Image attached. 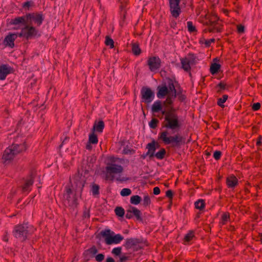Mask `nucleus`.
<instances>
[{"mask_svg":"<svg viewBox=\"0 0 262 262\" xmlns=\"http://www.w3.org/2000/svg\"><path fill=\"white\" fill-rule=\"evenodd\" d=\"M28 23L27 15L21 17H17L11 19V24L13 25L21 24L24 26Z\"/></svg>","mask_w":262,"mask_h":262,"instance_id":"obj_21","label":"nucleus"},{"mask_svg":"<svg viewBox=\"0 0 262 262\" xmlns=\"http://www.w3.org/2000/svg\"><path fill=\"white\" fill-rule=\"evenodd\" d=\"M151 112L153 114L157 113L160 112L162 113V111H164L163 110V106L162 105V102L160 100H157L154 102L151 106Z\"/></svg>","mask_w":262,"mask_h":262,"instance_id":"obj_20","label":"nucleus"},{"mask_svg":"<svg viewBox=\"0 0 262 262\" xmlns=\"http://www.w3.org/2000/svg\"><path fill=\"white\" fill-rule=\"evenodd\" d=\"M142 102L145 103L151 102L155 98L154 92L149 88L144 86L141 90Z\"/></svg>","mask_w":262,"mask_h":262,"instance_id":"obj_11","label":"nucleus"},{"mask_svg":"<svg viewBox=\"0 0 262 262\" xmlns=\"http://www.w3.org/2000/svg\"><path fill=\"white\" fill-rule=\"evenodd\" d=\"M182 68L185 71H189L191 69V66H193L196 63V58L193 54H189L185 58H182L180 59Z\"/></svg>","mask_w":262,"mask_h":262,"instance_id":"obj_10","label":"nucleus"},{"mask_svg":"<svg viewBox=\"0 0 262 262\" xmlns=\"http://www.w3.org/2000/svg\"><path fill=\"white\" fill-rule=\"evenodd\" d=\"M139 243V239L135 238H127L124 244V246L127 248H130L133 246H136Z\"/></svg>","mask_w":262,"mask_h":262,"instance_id":"obj_24","label":"nucleus"},{"mask_svg":"<svg viewBox=\"0 0 262 262\" xmlns=\"http://www.w3.org/2000/svg\"><path fill=\"white\" fill-rule=\"evenodd\" d=\"M121 247L115 248L112 250V253L115 255H119L121 254Z\"/></svg>","mask_w":262,"mask_h":262,"instance_id":"obj_45","label":"nucleus"},{"mask_svg":"<svg viewBox=\"0 0 262 262\" xmlns=\"http://www.w3.org/2000/svg\"><path fill=\"white\" fill-rule=\"evenodd\" d=\"M162 114L165 115L164 126L166 128L177 131L181 127V124L177 114L172 111H162Z\"/></svg>","mask_w":262,"mask_h":262,"instance_id":"obj_2","label":"nucleus"},{"mask_svg":"<svg viewBox=\"0 0 262 262\" xmlns=\"http://www.w3.org/2000/svg\"><path fill=\"white\" fill-rule=\"evenodd\" d=\"M237 31L239 33H242L244 31V27L241 25L237 26Z\"/></svg>","mask_w":262,"mask_h":262,"instance_id":"obj_52","label":"nucleus"},{"mask_svg":"<svg viewBox=\"0 0 262 262\" xmlns=\"http://www.w3.org/2000/svg\"><path fill=\"white\" fill-rule=\"evenodd\" d=\"M17 37V34H10L5 37L4 43L6 46H8L11 48H13L14 46V41L16 39Z\"/></svg>","mask_w":262,"mask_h":262,"instance_id":"obj_19","label":"nucleus"},{"mask_svg":"<svg viewBox=\"0 0 262 262\" xmlns=\"http://www.w3.org/2000/svg\"><path fill=\"white\" fill-rule=\"evenodd\" d=\"M125 217L127 219H130L133 217V213H132V209H130V206L129 207V208L126 210V213L125 214Z\"/></svg>","mask_w":262,"mask_h":262,"instance_id":"obj_47","label":"nucleus"},{"mask_svg":"<svg viewBox=\"0 0 262 262\" xmlns=\"http://www.w3.org/2000/svg\"><path fill=\"white\" fill-rule=\"evenodd\" d=\"M194 237V233L192 231H189L184 237V243L186 244L191 241Z\"/></svg>","mask_w":262,"mask_h":262,"instance_id":"obj_27","label":"nucleus"},{"mask_svg":"<svg viewBox=\"0 0 262 262\" xmlns=\"http://www.w3.org/2000/svg\"><path fill=\"white\" fill-rule=\"evenodd\" d=\"M130 209H132L133 216L136 217V219L139 221L142 220L141 212L136 207L130 206Z\"/></svg>","mask_w":262,"mask_h":262,"instance_id":"obj_25","label":"nucleus"},{"mask_svg":"<svg viewBox=\"0 0 262 262\" xmlns=\"http://www.w3.org/2000/svg\"><path fill=\"white\" fill-rule=\"evenodd\" d=\"M161 59L157 56H152L148 58L147 65L151 72H157L161 67Z\"/></svg>","mask_w":262,"mask_h":262,"instance_id":"obj_13","label":"nucleus"},{"mask_svg":"<svg viewBox=\"0 0 262 262\" xmlns=\"http://www.w3.org/2000/svg\"><path fill=\"white\" fill-rule=\"evenodd\" d=\"M208 21L207 23L208 26V31L220 32L221 30V25L218 21L219 18L216 15H212L207 18Z\"/></svg>","mask_w":262,"mask_h":262,"instance_id":"obj_12","label":"nucleus"},{"mask_svg":"<svg viewBox=\"0 0 262 262\" xmlns=\"http://www.w3.org/2000/svg\"><path fill=\"white\" fill-rule=\"evenodd\" d=\"M94 257H95V260L96 261H97V262H101L102 260H104L105 256L102 253H99V254H96L94 256Z\"/></svg>","mask_w":262,"mask_h":262,"instance_id":"obj_42","label":"nucleus"},{"mask_svg":"<svg viewBox=\"0 0 262 262\" xmlns=\"http://www.w3.org/2000/svg\"><path fill=\"white\" fill-rule=\"evenodd\" d=\"M185 99V97L184 95H181L180 96H179V99L181 101H183V100H184Z\"/></svg>","mask_w":262,"mask_h":262,"instance_id":"obj_60","label":"nucleus"},{"mask_svg":"<svg viewBox=\"0 0 262 262\" xmlns=\"http://www.w3.org/2000/svg\"><path fill=\"white\" fill-rule=\"evenodd\" d=\"M128 259V257L127 256H122L121 257H120V261L121 262H123L126 260H127Z\"/></svg>","mask_w":262,"mask_h":262,"instance_id":"obj_56","label":"nucleus"},{"mask_svg":"<svg viewBox=\"0 0 262 262\" xmlns=\"http://www.w3.org/2000/svg\"><path fill=\"white\" fill-rule=\"evenodd\" d=\"M194 205L196 209L201 210L204 208L205 204L203 200L200 199L195 202Z\"/></svg>","mask_w":262,"mask_h":262,"instance_id":"obj_28","label":"nucleus"},{"mask_svg":"<svg viewBox=\"0 0 262 262\" xmlns=\"http://www.w3.org/2000/svg\"><path fill=\"white\" fill-rule=\"evenodd\" d=\"M105 44L106 46H110V47L111 48H114V41L112 39H111V38H110L108 36H106V38H105Z\"/></svg>","mask_w":262,"mask_h":262,"instance_id":"obj_41","label":"nucleus"},{"mask_svg":"<svg viewBox=\"0 0 262 262\" xmlns=\"http://www.w3.org/2000/svg\"><path fill=\"white\" fill-rule=\"evenodd\" d=\"M259 240L262 243V233L259 235Z\"/></svg>","mask_w":262,"mask_h":262,"instance_id":"obj_63","label":"nucleus"},{"mask_svg":"<svg viewBox=\"0 0 262 262\" xmlns=\"http://www.w3.org/2000/svg\"><path fill=\"white\" fill-rule=\"evenodd\" d=\"M33 5V3L31 2H26L23 4V7L25 9H29V8L32 6Z\"/></svg>","mask_w":262,"mask_h":262,"instance_id":"obj_49","label":"nucleus"},{"mask_svg":"<svg viewBox=\"0 0 262 262\" xmlns=\"http://www.w3.org/2000/svg\"><path fill=\"white\" fill-rule=\"evenodd\" d=\"M150 203V199L148 195H145L144 196L143 201V204L144 206H147Z\"/></svg>","mask_w":262,"mask_h":262,"instance_id":"obj_46","label":"nucleus"},{"mask_svg":"<svg viewBox=\"0 0 262 262\" xmlns=\"http://www.w3.org/2000/svg\"><path fill=\"white\" fill-rule=\"evenodd\" d=\"M226 183L228 187H235L238 184L237 179L233 175H231L227 178Z\"/></svg>","mask_w":262,"mask_h":262,"instance_id":"obj_22","label":"nucleus"},{"mask_svg":"<svg viewBox=\"0 0 262 262\" xmlns=\"http://www.w3.org/2000/svg\"><path fill=\"white\" fill-rule=\"evenodd\" d=\"M33 184V176L31 174L29 178L24 181V183L22 186V191L23 192L28 193L31 189V186Z\"/></svg>","mask_w":262,"mask_h":262,"instance_id":"obj_17","label":"nucleus"},{"mask_svg":"<svg viewBox=\"0 0 262 262\" xmlns=\"http://www.w3.org/2000/svg\"><path fill=\"white\" fill-rule=\"evenodd\" d=\"M86 252L90 255L91 257H94L98 252V250L95 246H93L89 249Z\"/></svg>","mask_w":262,"mask_h":262,"instance_id":"obj_30","label":"nucleus"},{"mask_svg":"<svg viewBox=\"0 0 262 262\" xmlns=\"http://www.w3.org/2000/svg\"><path fill=\"white\" fill-rule=\"evenodd\" d=\"M176 97L172 96L171 94H170L167 96V99L164 102V104H165L167 106L170 105L172 103V98H175Z\"/></svg>","mask_w":262,"mask_h":262,"instance_id":"obj_39","label":"nucleus"},{"mask_svg":"<svg viewBox=\"0 0 262 262\" xmlns=\"http://www.w3.org/2000/svg\"><path fill=\"white\" fill-rule=\"evenodd\" d=\"M165 154H166L165 149L164 148H162L160 151H159L155 154V156L158 159L161 160V159H163Z\"/></svg>","mask_w":262,"mask_h":262,"instance_id":"obj_32","label":"nucleus"},{"mask_svg":"<svg viewBox=\"0 0 262 262\" xmlns=\"http://www.w3.org/2000/svg\"><path fill=\"white\" fill-rule=\"evenodd\" d=\"M12 68L7 64L0 66V80H4L7 76L12 72Z\"/></svg>","mask_w":262,"mask_h":262,"instance_id":"obj_16","label":"nucleus"},{"mask_svg":"<svg viewBox=\"0 0 262 262\" xmlns=\"http://www.w3.org/2000/svg\"><path fill=\"white\" fill-rule=\"evenodd\" d=\"M101 234L104 238V242L107 245L118 244L124 239L121 234H115V233L110 229L102 231Z\"/></svg>","mask_w":262,"mask_h":262,"instance_id":"obj_6","label":"nucleus"},{"mask_svg":"<svg viewBox=\"0 0 262 262\" xmlns=\"http://www.w3.org/2000/svg\"><path fill=\"white\" fill-rule=\"evenodd\" d=\"M141 201V198L138 195L132 196L130 200V203L134 205H138Z\"/></svg>","mask_w":262,"mask_h":262,"instance_id":"obj_29","label":"nucleus"},{"mask_svg":"<svg viewBox=\"0 0 262 262\" xmlns=\"http://www.w3.org/2000/svg\"><path fill=\"white\" fill-rule=\"evenodd\" d=\"M83 216L84 217H90V213L89 211H85L84 212Z\"/></svg>","mask_w":262,"mask_h":262,"instance_id":"obj_57","label":"nucleus"},{"mask_svg":"<svg viewBox=\"0 0 262 262\" xmlns=\"http://www.w3.org/2000/svg\"><path fill=\"white\" fill-rule=\"evenodd\" d=\"M89 141L90 143L97 144L98 143V138L97 135L94 133L91 134L89 136Z\"/></svg>","mask_w":262,"mask_h":262,"instance_id":"obj_36","label":"nucleus"},{"mask_svg":"<svg viewBox=\"0 0 262 262\" xmlns=\"http://www.w3.org/2000/svg\"><path fill=\"white\" fill-rule=\"evenodd\" d=\"M217 86L220 88V90H219V91H221L225 89L226 85L223 83L221 82L218 84Z\"/></svg>","mask_w":262,"mask_h":262,"instance_id":"obj_55","label":"nucleus"},{"mask_svg":"<svg viewBox=\"0 0 262 262\" xmlns=\"http://www.w3.org/2000/svg\"><path fill=\"white\" fill-rule=\"evenodd\" d=\"M106 262H115L114 259L112 257H108L106 260Z\"/></svg>","mask_w":262,"mask_h":262,"instance_id":"obj_58","label":"nucleus"},{"mask_svg":"<svg viewBox=\"0 0 262 262\" xmlns=\"http://www.w3.org/2000/svg\"><path fill=\"white\" fill-rule=\"evenodd\" d=\"M228 99V96L224 95L222 98H220L217 100V104L222 107H224V103Z\"/></svg>","mask_w":262,"mask_h":262,"instance_id":"obj_33","label":"nucleus"},{"mask_svg":"<svg viewBox=\"0 0 262 262\" xmlns=\"http://www.w3.org/2000/svg\"><path fill=\"white\" fill-rule=\"evenodd\" d=\"M220 68L221 65L220 64L216 63H212L210 66V72L212 75H214L219 72Z\"/></svg>","mask_w":262,"mask_h":262,"instance_id":"obj_26","label":"nucleus"},{"mask_svg":"<svg viewBox=\"0 0 262 262\" xmlns=\"http://www.w3.org/2000/svg\"><path fill=\"white\" fill-rule=\"evenodd\" d=\"M116 214L120 217H123L124 215V210L121 207H117L115 209Z\"/></svg>","mask_w":262,"mask_h":262,"instance_id":"obj_35","label":"nucleus"},{"mask_svg":"<svg viewBox=\"0 0 262 262\" xmlns=\"http://www.w3.org/2000/svg\"><path fill=\"white\" fill-rule=\"evenodd\" d=\"M166 195L167 197L171 199L173 196L172 191L171 190H168L166 191Z\"/></svg>","mask_w":262,"mask_h":262,"instance_id":"obj_54","label":"nucleus"},{"mask_svg":"<svg viewBox=\"0 0 262 262\" xmlns=\"http://www.w3.org/2000/svg\"><path fill=\"white\" fill-rule=\"evenodd\" d=\"M132 52L135 55H139L141 53V50L139 45L136 43L132 45Z\"/></svg>","mask_w":262,"mask_h":262,"instance_id":"obj_31","label":"nucleus"},{"mask_svg":"<svg viewBox=\"0 0 262 262\" xmlns=\"http://www.w3.org/2000/svg\"><path fill=\"white\" fill-rule=\"evenodd\" d=\"M33 229L27 224L15 226L13 231L14 236L21 241H25L29 234L33 232Z\"/></svg>","mask_w":262,"mask_h":262,"instance_id":"obj_5","label":"nucleus"},{"mask_svg":"<svg viewBox=\"0 0 262 262\" xmlns=\"http://www.w3.org/2000/svg\"><path fill=\"white\" fill-rule=\"evenodd\" d=\"M104 127V123L102 120L96 121L94 124L93 130L99 133L102 132Z\"/></svg>","mask_w":262,"mask_h":262,"instance_id":"obj_23","label":"nucleus"},{"mask_svg":"<svg viewBox=\"0 0 262 262\" xmlns=\"http://www.w3.org/2000/svg\"><path fill=\"white\" fill-rule=\"evenodd\" d=\"M99 187L97 185H93L92 188V192L93 195H97L99 193Z\"/></svg>","mask_w":262,"mask_h":262,"instance_id":"obj_43","label":"nucleus"},{"mask_svg":"<svg viewBox=\"0 0 262 262\" xmlns=\"http://www.w3.org/2000/svg\"><path fill=\"white\" fill-rule=\"evenodd\" d=\"M168 132L165 130L159 134V138L165 144L174 143L176 145H179L182 141V137L179 135L173 136H168Z\"/></svg>","mask_w":262,"mask_h":262,"instance_id":"obj_8","label":"nucleus"},{"mask_svg":"<svg viewBox=\"0 0 262 262\" xmlns=\"http://www.w3.org/2000/svg\"><path fill=\"white\" fill-rule=\"evenodd\" d=\"M91 143H90V142H89V143L87 144V145L86 146V148L87 149L91 150L92 149V146H91Z\"/></svg>","mask_w":262,"mask_h":262,"instance_id":"obj_59","label":"nucleus"},{"mask_svg":"<svg viewBox=\"0 0 262 262\" xmlns=\"http://www.w3.org/2000/svg\"><path fill=\"white\" fill-rule=\"evenodd\" d=\"M3 240L5 242H7L8 241V237L7 235H5L3 237Z\"/></svg>","mask_w":262,"mask_h":262,"instance_id":"obj_61","label":"nucleus"},{"mask_svg":"<svg viewBox=\"0 0 262 262\" xmlns=\"http://www.w3.org/2000/svg\"><path fill=\"white\" fill-rule=\"evenodd\" d=\"M132 193V191L129 188H123L120 192V194L122 196H126L129 195Z\"/></svg>","mask_w":262,"mask_h":262,"instance_id":"obj_38","label":"nucleus"},{"mask_svg":"<svg viewBox=\"0 0 262 262\" xmlns=\"http://www.w3.org/2000/svg\"><path fill=\"white\" fill-rule=\"evenodd\" d=\"M230 219V215L228 213L225 212L222 216L221 223L223 225L226 224Z\"/></svg>","mask_w":262,"mask_h":262,"instance_id":"obj_34","label":"nucleus"},{"mask_svg":"<svg viewBox=\"0 0 262 262\" xmlns=\"http://www.w3.org/2000/svg\"><path fill=\"white\" fill-rule=\"evenodd\" d=\"M28 23L31 24L32 22H34L39 26L42 23L44 17L42 14L40 13H29L27 14Z\"/></svg>","mask_w":262,"mask_h":262,"instance_id":"obj_14","label":"nucleus"},{"mask_svg":"<svg viewBox=\"0 0 262 262\" xmlns=\"http://www.w3.org/2000/svg\"><path fill=\"white\" fill-rule=\"evenodd\" d=\"M119 159L112 157L110 159L106 166V179L113 181L115 179V175L120 174L123 171V167L121 165L117 164L116 162Z\"/></svg>","mask_w":262,"mask_h":262,"instance_id":"obj_3","label":"nucleus"},{"mask_svg":"<svg viewBox=\"0 0 262 262\" xmlns=\"http://www.w3.org/2000/svg\"><path fill=\"white\" fill-rule=\"evenodd\" d=\"M159 145L157 143H156L155 141H153L151 143H148L147 145V148H148V151L147 152V155H149L150 158H152L155 156V152L156 150V148H158Z\"/></svg>","mask_w":262,"mask_h":262,"instance_id":"obj_18","label":"nucleus"},{"mask_svg":"<svg viewBox=\"0 0 262 262\" xmlns=\"http://www.w3.org/2000/svg\"><path fill=\"white\" fill-rule=\"evenodd\" d=\"M116 180H117V181H120V180L119 178H117V179H116Z\"/></svg>","mask_w":262,"mask_h":262,"instance_id":"obj_64","label":"nucleus"},{"mask_svg":"<svg viewBox=\"0 0 262 262\" xmlns=\"http://www.w3.org/2000/svg\"><path fill=\"white\" fill-rule=\"evenodd\" d=\"M214 41L215 39L214 38L207 40L203 38L200 40V42H201L202 43L204 42L206 47H209L212 43L214 42Z\"/></svg>","mask_w":262,"mask_h":262,"instance_id":"obj_40","label":"nucleus"},{"mask_svg":"<svg viewBox=\"0 0 262 262\" xmlns=\"http://www.w3.org/2000/svg\"><path fill=\"white\" fill-rule=\"evenodd\" d=\"M26 149V146L25 144H15L7 148L3 154V159L5 161H10L12 160L17 155Z\"/></svg>","mask_w":262,"mask_h":262,"instance_id":"obj_4","label":"nucleus"},{"mask_svg":"<svg viewBox=\"0 0 262 262\" xmlns=\"http://www.w3.org/2000/svg\"><path fill=\"white\" fill-rule=\"evenodd\" d=\"M179 3L180 0H169L170 12L175 18L178 17L181 12Z\"/></svg>","mask_w":262,"mask_h":262,"instance_id":"obj_15","label":"nucleus"},{"mask_svg":"<svg viewBox=\"0 0 262 262\" xmlns=\"http://www.w3.org/2000/svg\"><path fill=\"white\" fill-rule=\"evenodd\" d=\"M188 30L190 32H193L196 31L195 27L193 25L191 21H188L187 23Z\"/></svg>","mask_w":262,"mask_h":262,"instance_id":"obj_44","label":"nucleus"},{"mask_svg":"<svg viewBox=\"0 0 262 262\" xmlns=\"http://www.w3.org/2000/svg\"><path fill=\"white\" fill-rule=\"evenodd\" d=\"M37 33V30L31 26L30 23H27L22 28L21 32L18 34V36L28 39L36 35Z\"/></svg>","mask_w":262,"mask_h":262,"instance_id":"obj_9","label":"nucleus"},{"mask_svg":"<svg viewBox=\"0 0 262 262\" xmlns=\"http://www.w3.org/2000/svg\"><path fill=\"white\" fill-rule=\"evenodd\" d=\"M85 183L84 177H77L72 188L66 187L63 196L64 206L70 210H74L78 205V198L80 196Z\"/></svg>","mask_w":262,"mask_h":262,"instance_id":"obj_1","label":"nucleus"},{"mask_svg":"<svg viewBox=\"0 0 262 262\" xmlns=\"http://www.w3.org/2000/svg\"><path fill=\"white\" fill-rule=\"evenodd\" d=\"M260 144H261V141L260 139H259L257 141L256 144L258 145H260Z\"/></svg>","mask_w":262,"mask_h":262,"instance_id":"obj_62","label":"nucleus"},{"mask_svg":"<svg viewBox=\"0 0 262 262\" xmlns=\"http://www.w3.org/2000/svg\"><path fill=\"white\" fill-rule=\"evenodd\" d=\"M134 152L133 149L124 148L122 151V154L125 155H131Z\"/></svg>","mask_w":262,"mask_h":262,"instance_id":"obj_48","label":"nucleus"},{"mask_svg":"<svg viewBox=\"0 0 262 262\" xmlns=\"http://www.w3.org/2000/svg\"><path fill=\"white\" fill-rule=\"evenodd\" d=\"M157 90V96L159 99L163 98L166 95L168 96L170 94H171L172 96H176V90L172 82H169L168 86L165 84L158 86Z\"/></svg>","mask_w":262,"mask_h":262,"instance_id":"obj_7","label":"nucleus"},{"mask_svg":"<svg viewBox=\"0 0 262 262\" xmlns=\"http://www.w3.org/2000/svg\"><path fill=\"white\" fill-rule=\"evenodd\" d=\"M221 156V152L220 151L216 150L213 154V157L215 160H219Z\"/></svg>","mask_w":262,"mask_h":262,"instance_id":"obj_50","label":"nucleus"},{"mask_svg":"<svg viewBox=\"0 0 262 262\" xmlns=\"http://www.w3.org/2000/svg\"><path fill=\"white\" fill-rule=\"evenodd\" d=\"M153 193L155 195H158L160 193V189L158 187H155L153 190Z\"/></svg>","mask_w":262,"mask_h":262,"instance_id":"obj_53","label":"nucleus"},{"mask_svg":"<svg viewBox=\"0 0 262 262\" xmlns=\"http://www.w3.org/2000/svg\"><path fill=\"white\" fill-rule=\"evenodd\" d=\"M159 121L157 119L153 118L149 123V126L150 128L155 129L157 127Z\"/></svg>","mask_w":262,"mask_h":262,"instance_id":"obj_37","label":"nucleus"},{"mask_svg":"<svg viewBox=\"0 0 262 262\" xmlns=\"http://www.w3.org/2000/svg\"><path fill=\"white\" fill-rule=\"evenodd\" d=\"M260 104L259 103H255L253 104L252 109L254 111H257L260 108Z\"/></svg>","mask_w":262,"mask_h":262,"instance_id":"obj_51","label":"nucleus"}]
</instances>
